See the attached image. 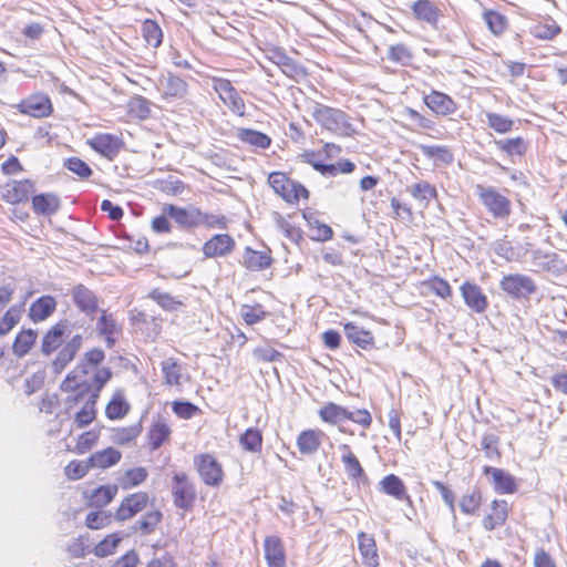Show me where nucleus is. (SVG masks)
Listing matches in <instances>:
<instances>
[{
  "mask_svg": "<svg viewBox=\"0 0 567 567\" xmlns=\"http://www.w3.org/2000/svg\"><path fill=\"white\" fill-rule=\"evenodd\" d=\"M412 58L411 51L403 43L391 45L388 50V59L402 65H409Z\"/></svg>",
  "mask_w": 567,
  "mask_h": 567,
  "instance_id": "bf43d9fd",
  "label": "nucleus"
},
{
  "mask_svg": "<svg viewBox=\"0 0 567 567\" xmlns=\"http://www.w3.org/2000/svg\"><path fill=\"white\" fill-rule=\"evenodd\" d=\"M412 14L419 22L437 29L441 10L430 0H416L411 6Z\"/></svg>",
  "mask_w": 567,
  "mask_h": 567,
  "instance_id": "f3484780",
  "label": "nucleus"
},
{
  "mask_svg": "<svg viewBox=\"0 0 567 567\" xmlns=\"http://www.w3.org/2000/svg\"><path fill=\"white\" fill-rule=\"evenodd\" d=\"M484 19L486 24L488 25V29L494 34H501L506 29V19L498 12L487 11L484 14Z\"/></svg>",
  "mask_w": 567,
  "mask_h": 567,
  "instance_id": "338daca9",
  "label": "nucleus"
},
{
  "mask_svg": "<svg viewBox=\"0 0 567 567\" xmlns=\"http://www.w3.org/2000/svg\"><path fill=\"white\" fill-rule=\"evenodd\" d=\"M240 316L248 326H252L262 321L267 317V311L260 303L254 306L243 305L240 307Z\"/></svg>",
  "mask_w": 567,
  "mask_h": 567,
  "instance_id": "603ef678",
  "label": "nucleus"
},
{
  "mask_svg": "<svg viewBox=\"0 0 567 567\" xmlns=\"http://www.w3.org/2000/svg\"><path fill=\"white\" fill-rule=\"evenodd\" d=\"M90 147L110 161H113L124 146L123 141L113 134L100 133L87 141Z\"/></svg>",
  "mask_w": 567,
  "mask_h": 567,
  "instance_id": "1a4fd4ad",
  "label": "nucleus"
},
{
  "mask_svg": "<svg viewBox=\"0 0 567 567\" xmlns=\"http://www.w3.org/2000/svg\"><path fill=\"white\" fill-rule=\"evenodd\" d=\"M194 464L203 482L212 487H218L224 480L221 464L210 454L195 456Z\"/></svg>",
  "mask_w": 567,
  "mask_h": 567,
  "instance_id": "39448f33",
  "label": "nucleus"
},
{
  "mask_svg": "<svg viewBox=\"0 0 567 567\" xmlns=\"http://www.w3.org/2000/svg\"><path fill=\"white\" fill-rule=\"evenodd\" d=\"M164 97L183 99L187 94V83L177 75L168 73L159 80Z\"/></svg>",
  "mask_w": 567,
  "mask_h": 567,
  "instance_id": "393cba45",
  "label": "nucleus"
},
{
  "mask_svg": "<svg viewBox=\"0 0 567 567\" xmlns=\"http://www.w3.org/2000/svg\"><path fill=\"white\" fill-rule=\"evenodd\" d=\"M499 287L514 299L527 298L537 289L530 277L520 274L504 276L499 282Z\"/></svg>",
  "mask_w": 567,
  "mask_h": 567,
  "instance_id": "423d86ee",
  "label": "nucleus"
},
{
  "mask_svg": "<svg viewBox=\"0 0 567 567\" xmlns=\"http://www.w3.org/2000/svg\"><path fill=\"white\" fill-rule=\"evenodd\" d=\"M172 494L177 508L184 511L193 508L196 498V489L185 473H176L173 476Z\"/></svg>",
  "mask_w": 567,
  "mask_h": 567,
  "instance_id": "20e7f679",
  "label": "nucleus"
},
{
  "mask_svg": "<svg viewBox=\"0 0 567 567\" xmlns=\"http://www.w3.org/2000/svg\"><path fill=\"white\" fill-rule=\"evenodd\" d=\"M310 113L313 120L324 130L339 136L349 137L355 133L349 116L341 110L312 102Z\"/></svg>",
  "mask_w": 567,
  "mask_h": 567,
  "instance_id": "f257e3e1",
  "label": "nucleus"
},
{
  "mask_svg": "<svg viewBox=\"0 0 567 567\" xmlns=\"http://www.w3.org/2000/svg\"><path fill=\"white\" fill-rule=\"evenodd\" d=\"M122 539V533H113L107 535L94 547V555L102 558L114 554Z\"/></svg>",
  "mask_w": 567,
  "mask_h": 567,
  "instance_id": "8fccbe9b",
  "label": "nucleus"
},
{
  "mask_svg": "<svg viewBox=\"0 0 567 567\" xmlns=\"http://www.w3.org/2000/svg\"><path fill=\"white\" fill-rule=\"evenodd\" d=\"M482 503V495L477 488L472 489L470 493L463 495L460 501V508L466 515L476 514Z\"/></svg>",
  "mask_w": 567,
  "mask_h": 567,
  "instance_id": "6e6d98bb",
  "label": "nucleus"
},
{
  "mask_svg": "<svg viewBox=\"0 0 567 567\" xmlns=\"http://www.w3.org/2000/svg\"><path fill=\"white\" fill-rule=\"evenodd\" d=\"M239 444L245 451L258 453L262 447V434L258 429L249 427L239 436Z\"/></svg>",
  "mask_w": 567,
  "mask_h": 567,
  "instance_id": "37998d69",
  "label": "nucleus"
},
{
  "mask_svg": "<svg viewBox=\"0 0 567 567\" xmlns=\"http://www.w3.org/2000/svg\"><path fill=\"white\" fill-rule=\"evenodd\" d=\"M341 461L349 478L358 481L361 477H365L364 471L353 453L342 454Z\"/></svg>",
  "mask_w": 567,
  "mask_h": 567,
  "instance_id": "4d7b16f0",
  "label": "nucleus"
},
{
  "mask_svg": "<svg viewBox=\"0 0 567 567\" xmlns=\"http://www.w3.org/2000/svg\"><path fill=\"white\" fill-rule=\"evenodd\" d=\"M128 110L132 114L144 120L150 116V102L143 96H134L128 103Z\"/></svg>",
  "mask_w": 567,
  "mask_h": 567,
  "instance_id": "0e129e2a",
  "label": "nucleus"
},
{
  "mask_svg": "<svg viewBox=\"0 0 567 567\" xmlns=\"http://www.w3.org/2000/svg\"><path fill=\"white\" fill-rule=\"evenodd\" d=\"M235 248V240L228 234L214 235L203 246L206 258H217L229 255Z\"/></svg>",
  "mask_w": 567,
  "mask_h": 567,
  "instance_id": "dca6fc26",
  "label": "nucleus"
},
{
  "mask_svg": "<svg viewBox=\"0 0 567 567\" xmlns=\"http://www.w3.org/2000/svg\"><path fill=\"white\" fill-rule=\"evenodd\" d=\"M560 28L551 21L550 23H538L530 28V33L538 39L550 40L556 37Z\"/></svg>",
  "mask_w": 567,
  "mask_h": 567,
  "instance_id": "052dcab7",
  "label": "nucleus"
},
{
  "mask_svg": "<svg viewBox=\"0 0 567 567\" xmlns=\"http://www.w3.org/2000/svg\"><path fill=\"white\" fill-rule=\"evenodd\" d=\"M148 501V494L144 492L127 495L116 509L114 514L115 519L124 522L134 517L147 506Z\"/></svg>",
  "mask_w": 567,
  "mask_h": 567,
  "instance_id": "f8f14e48",
  "label": "nucleus"
},
{
  "mask_svg": "<svg viewBox=\"0 0 567 567\" xmlns=\"http://www.w3.org/2000/svg\"><path fill=\"white\" fill-rule=\"evenodd\" d=\"M92 468L89 460L86 462L83 461H72L65 467V474L70 480L76 481L82 478L89 470Z\"/></svg>",
  "mask_w": 567,
  "mask_h": 567,
  "instance_id": "774afa93",
  "label": "nucleus"
},
{
  "mask_svg": "<svg viewBox=\"0 0 567 567\" xmlns=\"http://www.w3.org/2000/svg\"><path fill=\"white\" fill-rule=\"evenodd\" d=\"M494 252L504 258L506 261H520L523 258L522 250L514 247L506 237L498 239L493 245Z\"/></svg>",
  "mask_w": 567,
  "mask_h": 567,
  "instance_id": "79ce46f5",
  "label": "nucleus"
},
{
  "mask_svg": "<svg viewBox=\"0 0 567 567\" xmlns=\"http://www.w3.org/2000/svg\"><path fill=\"white\" fill-rule=\"evenodd\" d=\"M147 476L148 472L145 467L130 468L118 477V485L123 489H130L144 483Z\"/></svg>",
  "mask_w": 567,
  "mask_h": 567,
  "instance_id": "4c0bfd02",
  "label": "nucleus"
},
{
  "mask_svg": "<svg viewBox=\"0 0 567 567\" xmlns=\"http://www.w3.org/2000/svg\"><path fill=\"white\" fill-rule=\"evenodd\" d=\"M182 371V365L174 358H168L162 362L164 382L169 386L181 385Z\"/></svg>",
  "mask_w": 567,
  "mask_h": 567,
  "instance_id": "ea45409f",
  "label": "nucleus"
},
{
  "mask_svg": "<svg viewBox=\"0 0 567 567\" xmlns=\"http://www.w3.org/2000/svg\"><path fill=\"white\" fill-rule=\"evenodd\" d=\"M532 266L536 272H548L554 276L567 270L566 261L558 254L542 249L532 250Z\"/></svg>",
  "mask_w": 567,
  "mask_h": 567,
  "instance_id": "0eeeda50",
  "label": "nucleus"
},
{
  "mask_svg": "<svg viewBox=\"0 0 567 567\" xmlns=\"http://www.w3.org/2000/svg\"><path fill=\"white\" fill-rule=\"evenodd\" d=\"M96 331L100 337L104 338L107 348H113L117 340V334L121 332L116 320L106 310L101 312L96 321Z\"/></svg>",
  "mask_w": 567,
  "mask_h": 567,
  "instance_id": "aec40b11",
  "label": "nucleus"
},
{
  "mask_svg": "<svg viewBox=\"0 0 567 567\" xmlns=\"http://www.w3.org/2000/svg\"><path fill=\"white\" fill-rule=\"evenodd\" d=\"M271 256L267 251L254 250L246 247L243 255V265L251 271H261L271 265Z\"/></svg>",
  "mask_w": 567,
  "mask_h": 567,
  "instance_id": "cd10ccee",
  "label": "nucleus"
},
{
  "mask_svg": "<svg viewBox=\"0 0 567 567\" xmlns=\"http://www.w3.org/2000/svg\"><path fill=\"white\" fill-rule=\"evenodd\" d=\"M424 103L436 115L445 116L456 111L455 102L447 94L439 91H432L430 94L425 95Z\"/></svg>",
  "mask_w": 567,
  "mask_h": 567,
  "instance_id": "412c9836",
  "label": "nucleus"
},
{
  "mask_svg": "<svg viewBox=\"0 0 567 567\" xmlns=\"http://www.w3.org/2000/svg\"><path fill=\"white\" fill-rule=\"evenodd\" d=\"M381 491L399 501H409L410 496L406 494V489L403 481L394 475L389 474L382 478L380 482Z\"/></svg>",
  "mask_w": 567,
  "mask_h": 567,
  "instance_id": "c756f323",
  "label": "nucleus"
},
{
  "mask_svg": "<svg viewBox=\"0 0 567 567\" xmlns=\"http://www.w3.org/2000/svg\"><path fill=\"white\" fill-rule=\"evenodd\" d=\"M162 518L163 514L157 509L147 512L135 522L133 529L142 535H150L156 529Z\"/></svg>",
  "mask_w": 567,
  "mask_h": 567,
  "instance_id": "58836bf2",
  "label": "nucleus"
},
{
  "mask_svg": "<svg viewBox=\"0 0 567 567\" xmlns=\"http://www.w3.org/2000/svg\"><path fill=\"white\" fill-rule=\"evenodd\" d=\"M71 326L68 320H60L53 324L43 336L41 352L48 357L56 351L63 344L64 337H69Z\"/></svg>",
  "mask_w": 567,
  "mask_h": 567,
  "instance_id": "9b49d317",
  "label": "nucleus"
},
{
  "mask_svg": "<svg viewBox=\"0 0 567 567\" xmlns=\"http://www.w3.org/2000/svg\"><path fill=\"white\" fill-rule=\"evenodd\" d=\"M34 192V184L30 179L10 181L1 187V197L9 204H19L28 200Z\"/></svg>",
  "mask_w": 567,
  "mask_h": 567,
  "instance_id": "ddd939ff",
  "label": "nucleus"
},
{
  "mask_svg": "<svg viewBox=\"0 0 567 567\" xmlns=\"http://www.w3.org/2000/svg\"><path fill=\"white\" fill-rule=\"evenodd\" d=\"M130 411V404L122 392L117 391L105 408V415L110 420L123 419Z\"/></svg>",
  "mask_w": 567,
  "mask_h": 567,
  "instance_id": "f704fd0d",
  "label": "nucleus"
},
{
  "mask_svg": "<svg viewBox=\"0 0 567 567\" xmlns=\"http://www.w3.org/2000/svg\"><path fill=\"white\" fill-rule=\"evenodd\" d=\"M104 352L101 349H92L84 355L85 362L79 363L71 372L68 373L61 383V390L65 392H74L81 390L85 382L82 378L87 373L86 363L93 365L100 364L104 360Z\"/></svg>",
  "mask_w": 567,
  "mask_h": 567,
  "instance_id": "f03ea898",
  "label": "nucleus"
},
{
  "mask_svg": "<svg viewBox=\"0 0 567 567\" xmlns=\"http://www.w3.org/2000/svg\"><path fill=\"white\" fill-rule=\"evenodd\" d=\"M169 434H171V429L165 422H163V421L155 422L151 426L148 434H147L151 450L152 451L158 450L162 446V444L168 439Z\"/></svg>",
  "mask_w": 567,
  "mask_h": 567,
  "instance_id": "c03bdc74",
  "label": "nucleus"
},
{
  "mask_svg": "<svg viewBox=\"0 0 567 567\" xmlns=\"http://www.w3.org/2000/svg\"><path fill=\"white\" fill-rule=\"evenodd\" d=\"M116 493V485L100 486L90 496L89 504L94 507H103L113 501Z\"/></svg>",
  "mask_w": 567,
  "mask_h": 567,
  "instance_id": "de8ad7c7",
  "label": "nucleus"
},
{
  "mask_svg": "<svg viewBox=\"0 0 567 567\" xmlns=\"http://www.w3.org/2000/svg\"><path fill=\"white\" fill-rule=\"evenodd\" d=\"M297 445L301 454L311 455L316 453L320 446V432L302 431L297 439Z\"/></svg>",
  "mask_w": 567,
  "mask_h": 567,
  "instance_id": "e433bc0d",
  "label": "nucleus"
},
{
  "mask_svg": "<svg viewBox=\"0 0 567 567\" xmlns=\"http://www.w3.org/2000/svg\"><path fill=\"white\" fill-rule=\"evenodd\" d=\"M343 329L346 337L358 347L367 350L373 346L374 338L370 331L364 330L352 322L346 323Z\"/></svg>",
  "mask_w": 567,
  "mask_h": 567,
  "instance_id": "c85d7f7f",
  "label": "nucleus"
},
{
  "mask_svg": "<svg viewBox=\"0 0 567 567\" xmlns=\"http://www.w3.org/2000/svg\"><path fill=\"white\" fill-rule=\"evenodd\" d=\"M411 194L415 199L427 203L431 198L436 197V189L427 182H420L412 186Z\"/></svg>",
  "mask_w": 567,
  "mask_h": 567,
  "instance_id": "680f3d73",
  "label": "nucleus"
},
{
  "mask_svg": "<svg viewBox=\"0 0 567 567\" xmlns=\"http://www.w3.org/2000/svg\"><path fill=\"white\" fill-rule=\"evenodd\" d=\"M484 472L492 475L494 488L498 494H512L516 491V481L508 472L492 466H485Z\"/></svg>",
  "mask_w": 567,
  "mask_h": 567,
  "instance_id": "5701e85b",
  "label": "nucleus"
},
{
  "mask_svg": "<svg viewBox=\"0 0 567 567\" xmlns=\"http://www.w3.org/2000/svg\"><path fill=\"white\" fill-rule=\"evenodd\" d=\"M83 342L81 334H74L70 338L58 352L52 361V370L54 373H61L80 351Z\"/></svg>",
  "mask_w": 567,
  "mask_h": 567,
  "instance_id": "2eb2a0df",
  "label": "nucleus"
},
{
  "mask_svg": "<svg viewBox=\"0 0 567 567\" xmlns=\"http://www.w3.org/2000/svg\"><path fill=\"white\" fill-rule=\"evenodd\" d=\"M17 109L20 113L41 118L51 115L53 107L47 94L35 93L22 100Z\"/></svg>",
  "mask_w": 567,
  "mask_h": 567,
  "instance_id": "9d476101",
  "label": "nucleus"
},
{
  "mask_svg": "<svg viewBox=\"0 0 567 567\" xmlns=\"http://www.w3.org/2000/svg\"><path fill=\"white\" fill-rule=\"evenodd\" d=\"M61 206L58 195L53 193L38 194L32 197V208L37 215L51 216Z\"/></svg>",
  "mask_w": 567,
  "mask_h": 567,
  "instance_id": "a878e982",
  "label": "nucleus"
},
{
  "mask_svg": "<svg viewBox=\"0 0 567 567\" xmlns=\"http://www.w3.org/2000/svg\"><path fill=\"white\" fill-rule=\"evenodd\" d=\"M72 300L74 305L86 316L94 315L99 309L95 293L84 285H76L72 289Z\"/></svg>",
  "mask_w": 567,
  "mask_h": 567,
  "instance_id": "a211bd4d",
  "label": "nucleus"
},
{
  "mask_svg": "<svg viewBox=\"0 0 567 567\" xmlns=\"http://www.w3.org/2000/svg\"><path fill=\"white\" fill-rule=\"evenodd\" d=\"M495 144L507 155H523L527 150V143L522 137L499 140Z\"/></svg>",
  "mask_w": 567,
  "mask_h": 567,
  "instance_id": "5fc2aeb1",
  "label": "nucleus"
},
{
  "mask_svg": "<svg viewBox=\"0 0 567 567\" xmlns=\"http://www.w3.org/2000/svg\"><path fill=\"white\" fill-rule=\"evenodd\" d=\"M423 156L433 159L435 165H449L453 162L454 155L446 146L440 145H420Z\"/></svg>",
  "mask_w": 567,
  "mask_h": 567,
  "instance_id": "473e14b6",
  "label": "nucleus"
},
{
  "mask_svg": "<svg viewBox=\"0 0 567 567\" xmlns=\"http://www.w3.org/2000/svg\"><path fill=\"white\" fill-rule=\"evenodd\" d=\"M507 518V503L505 501H493L492 513L484 517L483 526L486 530H493L502 526Z\"/></svg>",
  "mask_w": 567,
  "mask_h": 567,
  "instance_id": "2f4dec72",
  "label": "nucleus"
},
{
  "mask_svg": "<svg viewBox=\"0 0 567 567\" xmlns=\"http://www.w3.org/2000/svg\"><path fill=\"white\" fill-rule=\"evenodd\" d=\"M122 454L120 451L107 447L102 451L93 453L89 457L90 465L92 468H107L120 462Z\"/></svg>",
  "mask_w": 567,
  "mask_h": 567,
  "instance_id": "7c9ffc66",
  "label": "nucleus"
},
{
  "mask_svg": "<svg viewBox=\"0 0 567 567\" xmlns=\"http://www.w3.org/2000/svg\"><path fill=\"white\" fill-rule=\"evenodd\" d=\"M163 213L183 228H194L200 225L202 212L196 207L181 208L173 204H166L163 206Z\"/></svg>",
  "mask_w": 567,
  "mask_h": 567,
  "instance_id": "4468645a",
  "label": "nucleus"
},
{
  "mask_svg": "<svg viewBox=\"0 0 567 567\" xmlns=\"http://www.w3.org/2000/svg\"><path fill=\"white\" fill-rule=\"evenodd\" d=\"M20 320V311L10 307L0 320V337L8 334Z\"/></svg>",
  "mask_w": 567,
  "mask_h": 567,
  "instance_id": "e2e57ef3",
  "label": "nucleus"
},
{
  "mask_svg": "<svg viewBox=\"0 0 567 567\" xmlns=\"http://www.w3.org/2000/svg\"><path fill=\"white\" fill-rule=\"evenodd\" d=\"M148 298L154 300L161 308L166 311H175L182 306V302L178 301L175 297L167 292L161 291L157 288L150 291Z\"/></svg>",
  "mask_w": 567,
  "mask_h": 567,
  "instance_id": "864d4df0",
  "label": "nucleus"
},
{
  "mask_svg": "<svg viewBox=\"0 0 567 567\" xmlns=\"http://www.w3.org/2000/svg\"><path fill=\"white\" fill-rule=\"evenodd\" d=\"M142 432L141 423L113 430L111 441L118 445H125L134 441Z\"/></svg>",
  "mask_w": 567,
  "mask_h": 567,
  "instance_id": "49530a36",
  "label": "nucleus"
},
{
  "mask_svg": "<svg viewBox=\"0 0 567 567\" xmlns=\"http://www.w3.org/2000/svg\"><path fill=\"white\" fill-rule=\"evenodd\" d=\"M268 183L275 193L287 202L292 181L282 172H272L268 177Z\"/></svg>",
  "mask_w": 567,
  "mask_h": 567,
  "instance_id": "3c124183",
  "label": "nucleus"
},
{
  "mask_svg": "<svg viewBox=\"0 0 567 567\" xmlns=\"http://www.w3.org/2000/svg\"><path fill=\"white\" fill-rule=\"evenodd\" d=\"M477 189L482 204L495 218L505 219L511 215V202L506 196L491 186H478Z\"/></svg>",
  "mask_w": 567,
  "mask_h": 567,
  "instance_id": "7ed1b4c3",
  "label": "nucleus"
},
{
  "mask_svg": "<svg viewBox=\"0 0 567 567\" xmlns=\"http://www.w3.org/2000/svg\"><path fill=\"white\" fill-rule=\"evenodd\" d=\"M142 34L148 45L158 48L162 44L163 32L154 20L147 19L143 22Z\"/></svg>",
  "mask_w": 567,
  "mask_h": 567,
  "instance_id": "09e8293b",
  "label": "nucleus"
},
{
  "mask_svg": "<svg viewBox=\"0 0 567 567\" xmlns=\"http://www.w3.org/2000/svg\"><path fill=\"white\" fill-rule=\"evenodd\" d=\"M486 123L492 130L501 134L508 133L514 124L509 117L493 112L486 113Z\"/></svg>",
  "mask_w": 567,
  "mask_h": 567,
  "instance_id": "13d9d810",
  "label": "nucleus"
},
{
  "mask_svg": "<svg viewBox=\"0 0 567 567\" xmlns=\"http://www.w3.org/2000/svg\"><path fill=\"white\" fill-rule=\"evenodd\" d=\"M56 308V300L52 296H42L34 300L29 309V318L33 322H41L48 319Z\"/></svg>",
  "mask_w": 567,
  "mask_h": 567,
  "instance_id": "b1692460",
  "label": "nucleus"
},
{
  "mask_svg": "<svg viewBox=\"0 0 567 567\" xmlns=\"http://www.w3.org/2000/svg\"><path fill=\"white\" fill-rule=\"evenodd\" d=\"M64 166L81 178H87L93 174L91 167L84 161L75 156L68 158Z\"/></svg>",
  "mask_w": 567,
  "mask_h": 567,
  "instance_id": "69168bd1",
  "label": "nucleus"
},
{
  "mask_svg": "<svg viewBox=\"0 0 567 567\" xmlns=\"http://www.w3.org/2000/svg\"><path fill=\"white\" fill-rule=\"evenodd\" d=\"M213 87L218 94L219 99L230 109L233 113L239 116L245 115V102L229 80L214 79Z\"/></svg>",
  "mask_w": 567,
  "mask_h": 567,
  "instance_id": "6e6552de",
  "label": "nucleus"
},
{
  "mask_svg": "<svg viewBox=\"0 0 567 567\" xmlns=\"http://www.w3.org/2000/svg\"><path fill=\"white\" fill-rule=\"evenodd\" d=\"M264 551L268 567H285V550L281 539L278 536H267L265 538Z\"/></svg>",
  "mask_w": 567,
  "mask_h": 567,
  "instance_id": "4be33fe9",
  "label": "nucleus"
},
{
  "mask_svg": "<svg viewBox=\"0 0 567 567\" xmlns=\"http://www.w3.org/2000/svg\"><path fill=\"white\" fill-rule=\"evenodd\" d=\"M319 416L327 423L339 424L347 420L348 410L341 405L330 402L319 410Z\"/></svg>",
  "mask_w": 567,
  "mask_h": 567,
  "instance_id": "a19ab883",
  "label": "nucleus"
},
{
  "mask_svg": "<svg viewBox=\"0 0 567 567\" xmlns=\"http://www.w3.org/2000/svg\"><path fill=\"white\" fill-rule=\"evenodd\" d=\"M97 392L92 393L82 409L75 414L74 423L78 427H84L89 425L96 416L95 403L97 399Z\"/></svg>",
  "mask_w": 567,
  "mask_h": 567,
  "instance_id": "a18cd8bd",
  "label": "nucleus"
},
{
  "mask_svg": "<svg viewBox=\"0 0 567 567\" xmlns=\"http://www.w3.org/2000/svg\"><path fill=\"white\" fill-rule=\"evenodd\" d=\"M462 297L468 308L476 313H482L487 309L488 302L482 289L472 282H464L461 286Z\"/></svg>",
  "mask_w": 567,
  "mask_h": 567,
  "instance_id": "6ab92c4d",
  "label": "nucleus"
},
{
  "mask_svg": "<svg viewBox=\"0 0 567 567\" xmlns=\"http://www.w3.org/2000/svg\"><path fill=\"white\" fill-rule=\"evenodd\" d=\"M37 340V331L32 329L22 330L13 341L12 351L18 358H23L29 353Z\"/></svg>",
  "mask_w": 567,
  "mask_h": 567,
  "instance_id": "c9c22d12",
  "label": "nucleus"
},
{
  "mask_svg": "<svg viewBox=\"0 0 567 567\" xmlns=\"http://www.w3.org/2000/svg\"><path fill=\"white\" fill-rule=\"evenodd\" d=\"M237 138L243 143L261 150L268 148L271 144V138L267 134L251 128H238Z\"/></svg>",
  "mask_w": 567,
  "mask_h": 567,
  "instance_id": "72a5a7b5",
  "label": "nucleus"
},
{
  "mask_svg": "<svg viewBox=\"0 0 567 567\" xmlns=\"http://www.w3.org/2000/svg\"><path fill=\"white\" fill-rule=\"evenodd\" d=\"M358 547L364 565L368 567L379 566V555L373 536L363 532L359 533Z\"/></svg>",
  "mask_w": 567,
  "mask_h": 567,
  "instance_id": "bb28decb",
  "label": "nucleus"
}]
</instances>
